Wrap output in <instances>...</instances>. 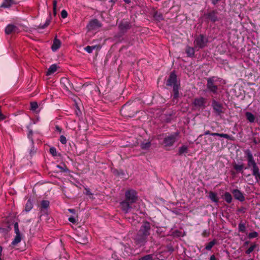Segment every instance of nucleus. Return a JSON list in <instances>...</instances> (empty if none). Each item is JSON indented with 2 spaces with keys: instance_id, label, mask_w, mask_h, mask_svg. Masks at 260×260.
<instances>
[{
  "instance_id": "1",
  "label": "nucleus",
  "mask_w": 260,
  "mask_h": 260,
  "mask_svg": "<svg viewBox=\"0 0 260 260\" xmlns=\"http://www.w3.org/2000/svg\"><path fill=\"white\" fill-rule=\"evenodd\" d=\"M244 154L247 161V167H245L243 163L241 164L234 163L233 165L234 169L237 173L243 174L244 169H249L251 171L252 175L255 177L256 182H260V170L251 152L249 149H246L244 151Z\"/></svg>"
},
{
  "instance_id": "2",
  "label": "nucleus",
  "mask_w": 260,
  "mask_h": 260,
  "mask_svg": "<svg viewBox=\"0 0 260 260\" xmlns=\"http://www.w3.org/2000/svg\"><path fill=\"white\" fill-rule=\"evenodd\" d=\"M139 196L137 192L133 189H127L124 193V199L119 203V207L124 213H128L137 202Z\"/></svg>"
},
{
  "instance_id": "3",
  "label": "nucleus",
  "mask_w": 260,
  "mask_h": 260,
  "mask_svg": "<svg viewBox=\"0 0 260 260\" xmlns=\"http://www.w3.org/2000/svg\"><path fill=\"white\" fill-rule=\"evenodd\" d=\"M167 86L173 87V102L176 103L178 102L179 97V90L180 88V81L177 78L175 71L171 72L166 81Z\"/></svg>"
},
{
  "instance_id": "4",
  "label": "nucleus",
  "mask_w": 260,
  "mask_h": 260,
  "mask_svg": "<svg viewBox=\"0 0 260 260\" xmlns=\"http://www.w3.org/2000/svg\"><path fill=\"white\" fill-rule=\"evenodd\" d=\"M206 87L209 92L217 95L220 92V78L212 76L206 79Z\"/></svg>"
},
{
  "instance_id": "5",
  "label": "nucleus",
  "mask_w": 260,
  "mask_h": 260,
  "mask_svg": "<svg viewBox=\"0 0 260 260\" xmlns=\"http://www.w3.org/2000/svg\"><path fill=\"white\" fill-rule=\"evenodd\" d=\"M209 40L208 37L203 34L197 35L194 38L193 45L197 51L202 49L208 46Z\"/></svg>"
},
{
  "instance_id": "6",
  "label": "nucleus",
  "mask_w": 260,
  "mask_h": 260,
  "mask_svg": "<svg viewBox=\"0 0 260 260\" xmlns=\"http://www.w3.org/2000/svg\"><path fill=\"white\" fill-rule=\"evenodd\" d=\"M180 135V132L177 131L169 135H166L164 138L162 145L165 147H170L177 141Z\"/></svg>"
},
{
  "instance_id": "7",
  "label": "nucleus",
  "mask_w": 260,
  "mask_h": 260,
  "mask_svg": "<svg viewBox=\"0 0 260 260\" xmlns=\"http://www.w3.org/2000/svg\"><path fill=\"white\" fill-rule=\"evenodd\" d=\"M203 17L205 18V21L208 23H214L221 20L220 17L218 16V12L216 10H211L204 13Z\"/></svg>"
},
{
  "instance_id": "8",
  "label": "nucleus",
  "mask_w": 260,
  "mask_h": 260,
  "mask_svg": "<svg viewBox=\"0 0 260 260\" xmlns=\"http://www.w3.org/2000/svg\"><path fill=\"white\" fill-rule=\"evenodd\" d=\"M135 103L133 102L128 101L124 105H123L121 108L120 110V112L121 114L125 117H134L138 112V110L137 109H133L132 110V112L128 113V114H126L127 110H129V107H131L132 105H134Z\"/></svg>"
},
{
  "instance_id": "9",
  "label": "nucleus",
  "mask_w": 260,
  "mask_h": 260,
  "mask_svg": "<svg viewBox=\"0 0 260 260\" xmlns=\"http://www.w3.org/2000/svg\"><path fill=\"white\" fill-rule=\"evenodd\" d=\"M211 106L213 108L214 112L217 115H221L224 113L225 109L224 108L223 105L221 102L217 101L214 99H213L211 101Z\"/></svg>"
},
{
  "instance_id": "10",
  "label": "nucleus",
  "mask_w": 260,
  "mask_h": 260,
  "mask_svg": "<svg viewBox=\"0 0 260 260\" xmlns=\"http://www.w3.org/2000/svg\"><path fill=\"white\" fill-rule=\"evenodd\" d=\"M207 100L203 97L195 98L192 102L193 106L198 109H204L206 107Z\"/></svg>"
},
{
  "instance_id": "11",
  "label": "nucleus",
  "mask_w": 260,
  "mask_h": 260,
  "mask_svg": "<svg viewBox=\"0 0 260 260\" xmlns=\"http://www.w3.org/2000/svg\"><path fill=\"white\" fill-rule=\"evenodd\" d=\"M148 237L146 235H143L141 233L138 232L136 235L134 240L135 243L141 246H144L147 242Z\"/></svg>"
},
{
  "instance_id": "12",
  "label": "nucleus",
  "mask_w": 260,
  "mask_h": 260,
  "mask_svg": "<svg viewBox=\"0 0 260 260\" xmlns=\"http://www.w3.org/2000/svg\"><path fill=\"white\" fill-rule=\"evenodd\" d=\"M150 223L148 221H145L143 222L138 232L148 237L150 235Z\"/></svg>"
},
{
  "instance_id": "13",
  "label": "nucleus",
  "mask_w": 260,
  "mask_h": 260,
  "mask_svg": "<svg viewBox=\"0 0 260 260\" xmlns=\"http://www.w3.org/2000/svg\"><path fill=\"white\" fill-rule=\"evenodd\" d=\"M60 83L63 88L67 91H70L75 89L73 84L67 78H61L60 79Z\"/></svg>"
},
{
  "instance_id": "14",
  "label": "nucleus",
  "mask_w": 260,
  "mask_h": 260,
  "mask_svg": "<svg viewBox=\"0 0 260 260\" xmlns=\"http://www.w3.org/2000/svg\"><path fill=\"white\" fill-rule=\"evenodd\" d=\"M101 23L96 19H92L89 21L87 25V28L88 30H96L101 27Z\"/></svg>"
},
{
  "instance_id": "15",
  "label": "nucleus",
  "mask_w": 260,
  "mask_h": 260,
  "mask_svg": "<svg viewBox=\"0 0 260 260\" xmlns=\"http://www.w3.org/2000/svg\"><path fill=\"white\" fill-rule=\"evenodd\" d=\"M118 27L120 31V34L123 35L130 28L131 25L128 21L123 20L119 24Z\"/></svg>"
},
{
  "instance_id": "16",
  "label": "nucleus",
  "mask_w": 260,
  "mask_h": 260,
  "mask_svg": "<svg viewBox=\"0 0 260 260\" xmlns=\"http://www.w3.org/2000/svg\"><path fill=\"white\" fill-rule=\"evenodd\" d=\"M232 193L236 200L240 202H243L245 201V197L240 190L238 189H234L232 190Z\"/></svg>"
},
{
  "instance_id": "17",
  "label": "nucleus",
  "mask_w": 260,
  "mask_h": 260,
  "mask_svg": "<svg viewBox=\"0 0 260 260\" xmlns=\"http://www.w3.org/2000/svg\"><path fill=\"white\" fill-rule=\"evenodd\" d=\"M205 135H210L212 136H219L220 137H222L225 139H227L230 140H234V138L232 136H230V135L226 134H220L218 133H211L209 131H207L204 133Z\"/></svg>"
},
{
  "instance_id": "18",
  "label": "nucleus",
  "mask_w": 260,
  "mask_h": 260,
  "mask_svg": "<svg viewBox=\"0 0 260 260\" xmlns=\"http://www.w3.org/2000/svg\"><path fill=\"white\" fill-rule=\"evenodd\" d=\"M18 32L19 29L18 27L14 24H8L5 28V33L7 35L18 33Z\"/></svg>"
},
{
  "instance_id": "19",
  "label": "nucleus",
  "mask_w": 260,
  "mask_h": 260,
  "mask_svg": "<svg viewBox=\"0 0 260 260\" xmlns=\"http://www.w3.org/2000/svg\"><path fill=\"white\" fill-rule=\"evenodd\" d=\"M50 203L47 200H42L40 204L41 215L46 214L47 209L49 207Z\"/></svg>"
},
{
  "instance_id": "20",
  "label": "nucleus",
  "mask_w": 260,
  "mask_h": 260,
  "mask_svg": "<svg viewBox=\"0 0 260 260\" xmlns=\"http://www.w3.org/2000/svg\"><path fill=\"white\" fill-rule=\"evenodd\" d=\"M196 50V48H195L194 46L193 47L187 46L185 50L187 56L188 57H193L194 56Z\"/></svg>"
},
{
  "instance_id": "21",
  "label": "nucleus",
  "mask_w": 260,
  "mask_h": 260,
  "mask_svg": "<svg viewBox=\"0 0 260 260\" xmlns=\"http://www.w3.org/2000/svg\"><path fill=\"white\" fill-rule=\"evenodd\" d=\"M61 45V41L57 39L56 37H55L53 41V43L51 46V49L53 51H56L57 50H58Z\"/></svg>"
},
{
  "instance_id": "22",
  "label": "nucleus",
  "mask_w": 260,
  "mask_h": 260,
  "mask_svg": "<svg viewBox=\"0 0 260 260\" xmlns=\"http://www.w3.org/2000/svg\"><path fill=\"white\" fill-rule=\"evenodd\" d=\"M57 66L55 64H53L51 65L49 68L48 69L47 71L46 72V75L50 76L55 72L57 70Z\"/></svg>"
},
{
  "instance_id": "23",
  "label": "nucleus",
  "mask_w": 260,
  "mask_h": 260,
  "mask_svg": "<svg viewBox=\"0 0 260 260\" xmlns=\"http://www.w3.org/2000/svg\"><path fill=\"white\" fill-rule=\"evenodd\" d=\"M14 4H15L14 0H4L0 7L5 8H9Z\"/></svg>"
},
{
  "instance_id": "24",
  "label": "nucleus",
  "mask_w": 260,
  "mask_h": 260,
  "mask_svg": "<svg viewBox=\"0 0 260 260\" xmlns=\"http://www.w3.org/2000/svg\"><path fill=\"white\" fill-rule=\"evenodd\" d=\"M222 197L225 200V201L228 204H230L232 202V196L231 194L229 192H225L224 194L222 196Z\"/></svg>"
},
{
  "instance_id": "25",
  "label": "nucleus",
  "mask_w": 260,
  "mask_h": 260,
  "mask_svg": "<svg viewBox=\"0 0 260 260\" xmlns=\"http://www.w3.org/2000/svg\"><path fill=\"white\" fill-rule=\"evenodd\" d=\"M188 151V147L183 145L179 148L177 154L180 156L182 155L183 154L187 153Z\"/></svg>"
},
{
  "instance_id": "26",
  "label": "nucleus",
  "mask_w": 260,
  "mask_h": 260,
  "mask_svg": "<svg viewBox=\"0 0 260 260\" xmlns=\"http://www.w3.org/2000/svg\"><path fill=\"white\" fill-rule=\"evenodd\" d=\"M209 198L213 202L218 203L219 202V199L217 196L216 193L213 191H210L209 193Z\"/></svg>"
},
{
  "instance_id": "27",
  "label": "nucleus",
  "mask_w": 260,
  "mask_h": 260,
  "mask_svg": "<svg viewBox=\"0 0 260 260\" xmlns=\"http://www.w3.org/2000/svg\"><path fill=\"white\" fill-rule=\"evenodd\" d=\"M245 116L246 118V119L251 123L254 122L255 119V116L249 112H246L245 113Z\"/></svg>"
},
{
  "instance_id": "28",
  "label": "nucleus",
  "mask_w": 260,
  "mask_h": 260,
  "mask_svg": "<svg viewBox=\"0 0 260 260\" xmlns=\"http://www.w3.org/2000/svg\"><path fill=\"white\" fill-rule=\"evenodd\" d=\"M217 243V240L216 239H213L211 242L208 243L206 244L205 249L207 250H211L212 247Z\"/></svg>"
},
{
  "instance_id": "29",
  "label": "nucleus",
  "mask_w": 260,
  "mask_h": 260,
  "mask_svg": "<svg viewBox=\"0 0 260 260\" xmlns=\"http://www.w3.org/2000/svg\"><path fill=\"white\" fill-rule=\"evenodd\" d=\"M33 208V204L30 199V198L28 199L25 206V210L26 212L30 211L32 208Z\"/></svg>"
},
{
  "instance_id": "30",
  "label": "nucleus",
  "mask_w": 260,
  "mask_h": 260,
  "mask_svg": "<svg viewBox=\"0 0 260 260\" xmlns=\"http://www.w3.org/2000/svg\"><path fill=\"white\" fill-rule=\"evenodd\" d=\"M56 167L60 170L59 172L61 173H67L69 171L68 167L64 164H62L61 165H56Z\"/></svg>"
},
{
  "instance_id": "31",
  "label": "nucleus",
  "mask_w": 260,
  "mask_h": 260,
  "mask_svg": "<svg viewBox=\"0 0 260 260\" xmlns=\"http://www.w3.org/2000/svg\"><path fill=\"white\" fill-rule=\"evenodd\" d=\"M21 241V234L16 235L14 239L12 241L11 244L13 246L16 245Z\"/></svg>"
},
{
  "instance_id": "32",
  "label": "nucleus",
  "mask_w": 260,
  "mask_h": 260,
  "mask_svg": "<svg viewBox=\"0 0 260 260\" xmlns=\"http://www.w3.org/2000/svg\"><path fill=\"white\" fill-rule=\"evenodd\" d=\"M153 17L155 20L159 22L164 20V17L162 14L161 13L158 12L157 11L154 13Z\"/></svg>"
},
{
  "instance_id": "33",
  "label": "nucleus",
  "mask_w": 260,
  "mask_h": 260,
  "mask_svg": "<svg viewBox=\"0 0 260 260\" xmlns=\"http://www.w3.org/2000/svg\"><path fill=\"white\" fill-rule=\"evenodd\" d=\"M27 128L28 131V133H27V138L30 141L32 144H34V140L32 138L33 135V131L31 129L29 128V126H27Z\"/></svg>"
},
{
  "instance_id": "34",
  "label": "nucleus",
  "mask_w": 260,
  "mask_h": 260,
  "mask_svg": "<svg viewBox=\"0 0 260 260\" xmlns=\"http://www.w3.org/2000/svg\"><path fill=\"white\" fill-rule=\"evenodd\" d=\"M154 255L152 254L144 255L138 259V260H154Z\"/></svg>"
},
{
  "instance_id": "35",
  "label": "nucleus",
  "mask_w": 260,
  "mask_h": 260,
  "mask_svg": "<svg viewBox=\"0 0 260 260\" xmlns=\"http://www.w3.org/2000/svg\"><path fill=\"white\" fill-rule=\"evenodd\" d=\"M151 146V142L149 141L146 142H143L141 144V147L143 150H147Z\"/></svg>"
},
{
  "instance_id": "36",
  "label": "nucleus",
  "mask_w": 260,
  "mask_h": 260,
  "mask_svg": "<svg viewBox=\"0 0 260 260\" xmlns=\"http://www.w3.org/2000/svg\"><path fill=\"white\" fill-rule=\"evenodd\" d=\"M238 230L239 232L242 233H244L246 231L245 224L242 221L238 224Z\"/></svg>"
},
{
  "instance_id": "37",
  "label": "nucleus",
  "mask_w": 260,
  "mask_h": 260,
  "mask_svg": "<svg viewBox=\"0 0 260 260\" xmlns=\"http://www.w3.org/2000/svg\"><path fill=\"white\" fill-rule=\"evenodd\" d=\"M257 246V245L255 244H254L253 245H251L246 251L245 253L247 254H249L251 252H252L254 249L255 248V247Z\"/></svg>"
},
{
  "instance_id": "38",
  "label": "nucleus",
  "mask_w": 260,
  "mask_h": 260,
  "mask_svg": "<svg viewBox=\"0 0 260 260\" xmlns=\"http://www.w3.org/2000/svg\"><path fill=\"white\" fill-rule=\"evenodd\" d=\"M38 108V103L36 102L30 103V110L33 111H36Z\"/></svg>"
},
{
  "instance_id": "39",
  "label": "nucleus",
  "mask_w": 260,
  "mask_h": 260,
  "mask_svg": "<svg viewBox=\"0 0 260 260\" xmlns=\"http://www.w3.org/2000/svg\"><path fill=\"white\" fill-rule=\"evenodd\" d=\"M257 135H258V133H254L253 142L254 144H257L260 143V138H257Z\"/></svg>"
},
{
  "instance_id": "40",
  "label": "nucleus",
  "mask_w": 260,
  "mask_h": 260,
  "mask_svg": "<svg viewBox=\"0 0 260 260\" xmlns=\"http://www.w3.org/2000/svg\"><path fill=\"white\" fill-rule=\"evenodd\" d=\"M258 235V234L256 232H253L248 234V237L249 239H252L254 238H256Z\"/></svg>"
},
{
  "instance_id": "41",
  "label": "nucleus",
  "mask_w": 260,
  "mask_h": 260,
  "mask_svg": "<svg viewBox=\"0 0 260 260\" xmlns=\"http://www.w3.org/2000/svg\"><path fill=\"white\" fill-rule=\"evenodd\" d=\"M14 231L16 235L21 234L19 230V225L18 222H15L14 225Z\"/></svg>"
},
{
  "instance_id": "42",
  "label": "nucleus",
  "mask_w": 260,
  "mask_h": 260,
  "mask_svg": "<svg viewBox=\"0 0 260 260\" xmlns=\"http://www.w3.org/2000/svg\"><path fill=\"white\" fill-rule=\"evenodd\" d=\"M56 7H57V1L56 0L53 1V13L54 16L56 14Z\"/></svg>"
},
{
  "instance_id": "43",
  "label": "nucleus",
  "mask_w": 260,
  "mask_h": 260,
  "mask_svg": "<svg viewBox=\"0 0 260 260\" xmlns=\"http://www.w3.org/2000/svg\"><path fill=\"white\" fill-rule=\"evenodd\" d=\"M49 152L53 156H56L57 155L56 149L55 147H51L49 149Z\"/></svg>"
},
{
  "instance_id": "44",
  "label": "nucleus",
  "mask_w": 260,
  "mask_h": 260,
  "mask_svg": "<svg viewBox=\"0 0 260 260\" xmlns=\"http://www.w3.org/2000/svg\"><path fill=\"white\" fill-rule=\"evenodd\" d=\"M59 141L62 144H66L67 143V139L65 136L61 135L59 138Z\"/></svg>"
},
{
  "instance_id": "45",
  "label": "nucleus",
  "mask_w": 260,
  "mask_h": 260,
  "mask_svg": "<svg viewBox=\"0 0 260 260\" xmlns=\"http://www.w3.org/2000/svg\"><path fill=\"white\" fill-rule=\"evenodd\" d=\"M68 220L70 222L74 224H75L78 221V219H76V218L73 216L70 217Z\"/></svg>"
},
{
  "instance_id": "46",
  "label": "nucleus",
  "mask_w": 260,
  "mask_h": 260,
  "mask_svg": "<svg viewBox=\"0 0 260 260\" xmlns=\"http://www.w3.org/2000/svg\"><path fill=\"white\" fill-rule=\"evenodd\" d=\"M202 235L204 237H208L210 235V232L207 230H205L203 232Z\"/></svg>"
},
{
  "instance_id": "47",
  "label": "nucleus",
  "mask_w": 260,
  "mask_h": 260,
  "mask_svg": "<svg viewBox=\"0 0 260 260\" xmlns=\"http://www.w3.org/2000/svg\"><path fill=\"white\" fill-rule=\"evenodd\" d=\"M68 16V13L66 10H63L61 12V17L62 18H66Z\"/></svg>"
},
{
  "instance_id": "48",
  "label": "nucleus",
  "mask_w": 260,
  "mask_h": 260,
  "mask_svg": "<svg viewBox=\"0 0 260 260\" xmlns=\"http://www.w3.org/2000/svg\"><path fill=\"white\" fill-rule=\"evenodd\" d=\"M50 19H51V13H50V12H49L48 18L46 19V22L44 23L45 25L48 26L49 25L50 22Z\"/></svg>"
},
{
  "instance_id": "49",
  "label": "nucleus",
  "mask_w": 260,
  "mask_h": 260,
  "mask_svg": "<svg viewBox=\"0 0 260 260\" xmlns=\"http://www.w3.org/2000/svg\"><path fill=\"white\" fill-rule=\"evenodd\" d=\"M84 50L89 53H91L92 52V50L90 46H86L84 48Z\"/></svg>"
},
{
  "instance_id": "50",
  "label": "nucleus",
  "mask_w": 260,
  "mask_h": 260,
  "mask_svg": "<svg viewBox=\"0 0 260 260\" xmlns=\"http://www.w3.org/2000/svg\"><path fill=\"white\" fill-rule=\"evenodd\" d=\"M87 242H88L87 239L86 238H83L81 239V240L80 241H79L78 242L81 244H85L86 243H87Z\"/></svg>"
},
{
  "instance_id": "51",
  "label": "nucleus",
  "mask_w": 260,
  "mask_h": 260,
  "mask_svg": "<svg viewBox=\"0 0 260 260\" xmlns=\"http://www.w3.org/2000/svg\"><path fill=\"white\" fill-rule=\"evenodd\" d=\"M133 109H136L135 108V105H132L131 107H129V110H127V112H126V114H128V113H129L130 112H131V111H132V110Z\"/></svg>"
},
{
  "instance_id": "52",
  "label": "nucleus",
  "mask_w": 260,
  "mask_h": 260,
  "mask_svg": "<svg viewBox=\"0 0 260 260\" xmlns=\"http://www.w3.org/2000/svg\"><path fill=\"white\" fill-rule=\"evenodd\" d=\"M238 211L240 212L244 213L245 212V208L244 207H241L238 209Z\"/></svg>"
},
{
  "instance_id": "53",
  "label": "nucleus",
  "mask_w": 260,
  "mask_h": 260,
  "mask_svg": "<svg viewBox=\"0 0 260 260\" xmlns=\"http://www.w3.org/2000/svg\"><path fill=\"white\" fill-rule=\"evenodd\" d=\"M85 190H86V195H92V193L90 192L89 189L88 188H85Z\"/></svg>"
},
{
  "instance_id": "54",
  "label": "nucleus",
  "mask_w": 260,
  "mask_h": 260,
  "mask_svg": "<svg viewBox=\"0 0 260 260\" xmlns=\"http://www.w3.org/2000/svg\"><path fill=\"white\" fill-rule=\"evenodd\" d=\"M11 230V228L10 225H8L7 228H5V230L6 231V233H8Z\"/></svg>"
},
{
  "instance_id": "55",
  "label": "nucleus",
  "mask_w": 260,
  "mask_h": 260,
  "mask_svg": "<svg viewBox=\"0 0 260 260\" xmlns=\"http://www.w3.org/2000/svg\"><path fill=\"white\" fill-rule=\"evenodd\" d=\"M11 230V228L10 225H8L7 228H5V230L6 231V233H8Z\"/></svg>"
},
{
  "instance_id": "56",
  "label": "nucleus",
  "mask_w": 260,
  "mask_h": 260,
  "mask_svg": "<svg viewBox=\"0 0 260 260\" xmlns=\"http://www.w3.org/2000/svg\"><path fill=\"white\" fill-rule=\"evenodd\" d=\"M46 27H47V26L45 25V24H40L39 25L38 28H40V29H44V28H45Z\"/></svg>"
},
{
  "instance_id": "57",
  "label": "nucleus",
  "mask_w": 260,
  "mask_h": 260,
  "mask_svg": "<svg viewBox=\"0 0 260 260\" xmlns=\"http://www.w3.org/2000/svg\"><path fill=\"white\" fill-rule=\"evenodd\" d=\"M55 128L57 131L59 132V133L61 132V128L58 125H56Z\"/></svg>"
},
{
  "instance_id": "58",
  "label": "nucleus",
  "mask_w": 260,
  "mask_h": 260,
  "mask_svg": "<svg viewBox=\"0 0 260 260\" xmlns=\"http://www.w3.org/2000/svg\"><path fill=\"white\" fill-rule=\"evenodd\" d=\"M91 49H92V50L93 51L94 49H99L100 47H99V46H98V45H94V46H91Z\"/></svg>"
},
{
  "instance_id": "59",
  "label": "nucleus",
  "mask_w": 260,
  "mask_h": 260,
  "mask_svg": "<svg viewBox=\"0 0 260 260\" xmlns=\"http://www.w3.org/2000/svg\"><path fill=\"white\" fill-rule=\"evenodd\" d=\"M220 0H211L212 3L214 5H216Z\"/></svg>"
},
{
  "instance_id": "60",
  "label": "nucleus",
  "mask_w": 260,
  "mask_h": 260,
  "mask_svg": "<svg viewBox=\"0 0 260 260\" xmlns=\"http://www.w3.org/2000/svg\"><path fill=\"white\" fill-rule=\"evenodd\" d=\"M0 233H6V231L5 230V228H0Z\"/></svg>"
},
{
  "instance_id": "61",
  "label": "nucleus",
  "mask_w": 260,
  "mask_h": 260,
  "mask_svg": "<svg viewBox=\"0 0 260 260\" xmlns=\"http://www.w3.org/2000/svg\"><path fill=\"white\" fill-rule=\"evenodd\" d=\"M168 249L169 251H171V252L173 251V250H174L173 248L171 246H168Z\"/></svg>"
},
{
  "instance_id": "62",
  "label": "nucleus",
  "mask_w": 260,
  "mask_h": 260,
  "mask_svg": "<svg viewBox=\"0 0 260 260\" xmlns=\"http://www.w3.org/2000/svg\"><path fill=\"white\" fill-rule=\"evenodd\" d=\"M210 260H217L214 255H212L210 256Z\"/></svg>"
},
{
  "instance_id": "63",
  "label": "nucleus",
  "mask_w": 260,
  "mask_h": 260,
  "mask_svg": "<svg viewBox=\"0 0 260 260\" xmlns=\"http://www.w3.org/2000/svg\"><path fill=\"white\" fill-rule=\"evenodd\" d=\"M126 4H129L131 3V0H123Z\"/></svg>"
},
{
  "instance_id": "64",
  "label": "nucleus",
  "mask_w": 260,
  "mask_h": 260,
  "mask_svg": "<svg viewBox=\"0 0 260 260\" xmlns=\"http://www.w3.org/2000/svg\"><path fill=\"white\" fill-rule=\"evenodd\" d=\"M69 211L71 212V213H74L75 212V210L73 209H69Z\"/></svg>"
}]
</instances>
